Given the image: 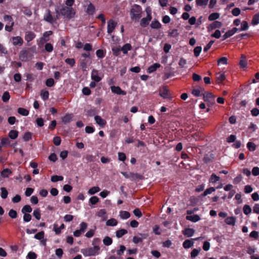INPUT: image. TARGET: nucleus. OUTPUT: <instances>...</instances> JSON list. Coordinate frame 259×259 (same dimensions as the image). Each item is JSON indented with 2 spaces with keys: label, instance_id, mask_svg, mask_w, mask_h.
Listing matches in <instances>:
<instances>
[{
  "label": "nucleus",
  "instance_id": "nucleus-11",
  "mask_svg": "<svg viewBox=\"0 0 259 259\" xmlns=\"http://www.w3.org/2000/svg\"><path fill=\"white\" fill-rule=\"evenodd\" d=\"M159 95L164 99L171 98V97L169 96L168 90L165 87H164L162 90L160 91Z\"/></svg>",
  "mask_w": 259,
  "mask_h": 259
},
{
  "label": "nucleus",
  "instance_id": "nucleus-38",
  "mask_svg": "<svg viewBox=\"0 0 259 259\" xmlns=\"http://www.w3.org/2000/svg\"><path fill=\"white\" fill-rule=\"evenodd\" d=\"M18 113L23 116H27L29 114V111L23 108H19Z\"/></svg>",
  "mask_w": 259,
  "mask_h": 259
},
{
  "label": "nucleus",
  "instance_id": "nucleus-39",
  "mask_svg": "<svg viewBox=\"0 0 259 259\" xmlns=\"http://www.w3.org/2000/svg\"><path fill=\"white\" fill-rule=\"evenodd\" d=\"M100 191V188L99 187H93L89 190L88 193L90 195H94Z\"/></svg>",
  "mask_w": 259,
  "mask_h": 259
},
{
  "label": "nucleus",
  "instance_id": "nucleus-1",
  "mask_svg": "<svg viewBox=\"0 0 259 259\" xmlns=\"http://www.w3.org/2000/svg\"><path fill=\"white\" fill-rule=\"evenodd\" d=\"M56 12L57 15L60 14L69 20L74 18L75 15V10L73 8L66 6L63 7L59 11L56 9Z\"/></svg>",
  "mask_w": 259,
  "mask_h": 259
},
{
  "label": "nucleus",
  "instance_id": "nucleus-55",
  "mask_svg": "<svg viewBox=\"0 0 259 259\" xmlns=\"http://www.w3.org/2000/svg\"><path fill=\"white\" fill-rule=\"evenodd\" d=\"M55 84V81L53 78H50L46 80V84L48 87H52Z\"/></svg>",
  "mask_w": 259,
  "mask_h": 259
},
{
  "label": "nucleus",
  "instance_id": "nucleus-59",
  "mask_svg": "<svg viewBox=\"0 0 259 259\" xmlns=\"http://www.w3.org/2000/svg\"><path fill=\"white\" fill-rule=\"evenodd\" d=\"M149 21H148L146 18H143L140 22V25L143 27H146L149 25Z\"/></svg>",
  "mask_w": 259,
  "mask_h": 259
},
{
  "label": "nucleus",
  "instance_id": "nucleus-20",
  "mask_svg": "<svg viewBox=\"0 0 259 259\" xmlns=\"http://www.w3.org/2000/svg\"><path fill=\"white\" fill-rule=\"evenodd\" d=\"M186 219L192 222H197L200 220V218L197 214H194L193 215H187Z\"/></svg>",
  "mask_w": 259,
  "mask_h": 259
},
{
  "label": "nucleus",
  "instance_id": "nucleus-25",
  "mask_svg": "<svg viewBox=\"0 0 259 259\" xmlns=\"http://www.w3.org/2000/svg\"><path fill=\"white\" fill-rule=\"evenodd\" d=\"M201 250V249L200 247L193 249L190 253V256L191 258H195L200 253Z\"/></svg>",
  "mask_w": 259,
  "mask_h": 259
},
{
  "label": "nucleus",
  "instance_id": "nucleus-10",
  "mask_svg": "<svg viewBox=\"0 0 259 259\" xmlns=\"http://www.w3.org/2000/svg\"><path fill=\"white\" fill-rule=\"evenodd\" d=\"M202 96H203L205 102L209 101L210 100L214 101L215 98L214 96L211 93L205 91L203 92Z\"/></svg>",
  "mask_w": 259,
  "mask_h": 259
},
{
  "label": "nucleus",
  "instance_id": "nucleus-4",
  "mask_svg": "<svg viewBox=\"0 0 259 259\" xmlns=\"http://www.w3.org/2000/svg\"><path fill=\"white\" fill-rule=\"evenodd\" d=\"M19 59L22 62H26L31 58L28 49H24L22 50L19 55Z\"/></svg>",
  "mask_w": 259,
  "mask_h": 259
},
{
  "label": "nucleus",
  "instance_id": "nucleus-16",
  "mask_svg": "<svg viewBox=\"0 0 259 259\" xmlns=\"http://www.w3.org/2000/svg\"><path fill=\"white\" fill-rule=\"evenodd\" d=\"M73 117V114H66L63 117H62V121L64 124H67L71 121Z\"/></svg>",
  "mask_w": 259,
  "mask_h": 259
},
{
  "label": "nucleus",
  "instance_id": "nucleus-63",
  "mask_svg": "<svg viewBox=\"0 0 259 259\" xmlns=\"http://www.w3.org/2000/svg\"><path fill=\"white\" fill-rule=\"evenodd\" d=\"M61 142V139L59 136H56L53 139V143L56 146H59Z\"/></svg>",
  "mask_w": 259,
  "mask_h": 259
},
{
  "label": "nucleus",
  "instance_id": "nucleus-52",
  "mask_svg": "<svg viewBox=\"0 0 259 259\" xmlns=\"http://www.w3.org/2000/svg\"><path fill=\"white\" fill-rule=\"evenodd\" d=\"M227 61H228V59L226 57H221L220 59H219L218 60V65H220L221 64L226 65V64H227V63H228Z\"/></svg>",
  "mask_w": 259,
  "mask_h": 259
},
{
  "label": "nucleus",
  "instance_id": "nucleus-7",
  "mask_svg": "<svg viewBox=\"0 0 259 259\" xmlns=\"http://www.w3.org/2000/svg\"><path fill=\"white\" fill-rule=\"evenodd\" d=\"M117 25V23L113 21L112 19H110L108 21L107 23V32L108 34H111L114 31Z\"/></svg>",
  "mask_w": 259,
  "mask_h": 259
},
{
  "label": "nucleus",
  "instance_id": "nucleus-46",
  "mask_svg": "<svg viewBox=\"0 0 259 259\" xmlns=\"http://www.w3.org/2000/svg\"><path fill=\"white\" fill-rule=\"evenodd\" d=\"M247 147L250 151H254L256 149L255 144L251 142H249L247 144Z\"/></svg>",
  "mask_w": 259,
  "mask_h": 259
},
{
  "label": "nucleus",
  "instance_id": "nucleus-19",
  "mask_svg": "<svg viewBox=\"0 0 259 259\" xmlns=\"http://www.w3.org/2000/svg\"><path fill=\"white\" fill-rule=\"evenodd\" d=\"M95 120L98 124L102 127L104 126L106 123V121L98 115L95 116Z\"/></svg>",
  "mask_w": 259,
  "mask_h": 259
},
{
  "label": "nucleus",
  "instance_id": "nucleus-23",
  "mask_svg": "<svg viewBox=\"0 0 259 259\" xmlns=\"http://www.w3.org/2000/svg\"><path fill=\"white\" fill-rule=\"evenodd\" d=\"M236 219L234 217H229L225 219V223L229 225L234 226Z\"/></svg>",
  "mask_w": 259,
  "mask_h": 259
},
{
  "label": "nucleus",
  "instance_id": "nucleus-24",
  "mask_svg": "<svg viewBox=\"0 0 259 259\" xmlns=\"http://www.w3.org/2000/svg\"><path fill=\"white\" fill-rule=\"evenodd\" d=\"M150 27L152 29H159L161 27V24L157 20H154L153 21H152Z\"/></svg>",
  "mask_w": 259,
  "mask_h": 259
},
{
  "label": "nucleus",
  "instance_id": "nucleus-40",
  "mask_svg": "<svg viewBox=\"0 0 259 259\" xmlns=\"http://www.w3.org/2000/svg\"><path fill=\"white\" fill-rule=\"evenodd\" d=\"M117 221L115 219H110L106 222V225L108 226H115L117 225Z\"/></svg>",
  "mask_w": 259,
  "mask_h": 259
},
{
  "label": "nucleus",
  "instance_id": "nucleus-14",
  "mask_svg": "<svg viewBox=\"0 0 259 259\" xmlns=\"http://www.w3.org/2000/svg\"><path fill=\"white\" fill-rule=\"evenodd\" d=\"M35 36L36 35L33 32L28 31L25 32V39L27 42H30L32 40Z\"/></svg>",
  "mask_w": 259,
  "mask_h": 259
},
{
  "label": "nucleus",
  "instance_id": "nucleus-32",
  "mask_svg": "<svg viewBox=\"0 0 259 259\" xmlns=\"http://www.w3.org/2000/svg\"><path fill=\"white\" fill-rule=\"evenodd\" d=\"M103 242L105 245L109 246L112 243L113 240L111 237L109 236H106L103 239Z\"/></svg>",
  "mask_w": 259,
  "mask_h": 259
},
{
  "label": "nucleus",
  "instance_id": "nucleus-53",
  "mask_svg": "<svg viewBox=\"0 0 259 259\" xmlns=\"http://www.w3.org/2000/svg\"><path fill=\"white\" fill-rule=\"evenodd\" d=\"M33 215L36 218V220H39L41 218V214L40 212L39 209L37 208L34 210L33 212Z\"/></svg>",
  "mask_w": 259,
  "mask_h": 259
},
{
  "label": "nucleus",
  "instance_id": "nucleus-42",
  "mask_svg": "<svg viewBox=\"0 0 259 259\" xmlns=\"http://www.w3.org/2000/svg\"><path fill=\"white\" fill-rule=\"evenodd\" d=\"M215 190V188L214 187H210L208 189H206L204 192L201 194V196L204 197L208 194H210L213 192H214Z\"/></svg>",
  "mask_w": 259,
  "mask_h": 259
},
{
  "label": "nucleus",
  "instance_id": "nucleus-60",
  "mask_svg": "<svg viewBox=\"0 0 259 259\" xmlns=\"http://www.w3.org/2000/svg\"><path fill=\"white\" fill-rule=\"evenodd\" d=\"M65 62L70 65L71 67H73L75 65V61L73 58H67L65 60Z\"/></svg>",
  "mask_w": 259,
  "mask_h": 259
},
{
  "label": "nucleus",
  "instance_id": "nucleus-34",
  "mask_svg": "<svg viewBox=\"0 0 259 259\" xmlns=\"http://www.w3.org/2000/svg\"><path fill=\"white\" fill-rule=\"evenodd\" d=\"M259 23V12L255 14L252 19L251 24L253 25H256Z\"/></svg>",
  "mask_w": 259,
  "mask_h": 259
},
{
  "label": "nucleus",
  "instance_id": "nucleus-41",
  "mask_svg": "<svg viewBox=\"0 0 259 259\" xmlns=\"http://www.w3.org/2000/svg\"><path fill=\"white\" fill-rule=\"evenodd\" d=\"M209 0H196V4L198 6H206Z\"/></svg>",
  "mask_w": 259,
  "mask_h": 259
},
{
  "label": "nucleus",
  "instance_id": "nucleus-17",
  "mask_svg": "<svg viewBox=\"0 0 259 259\" xmlns=\"http://www.w3.org/2000/svg\"><path fill=\"white\" fill-rule=\"evenodd\" d=\"M91 78L93 80L97 82L102 79L101 77L98 75V71L95 69H94L92 72Z\"/></svg>",
  "mask_w": 259,
  "mask_h": 259
},
{
  "label": "nucleus",
  "instance_id": "nucleus-58",
  "mask_svg": "<svg viewBox=\"0 0 259 259\" xmlns=\"http://www.w3.org/2000/svg\"><path fill=\"white\" fill-rule=\"evenodd\" d=\"M9 215L12 219H15L17 217V212L16 210L11 209L9 212Z\"/></svg>",
  "mask_w": 259,
  "mask_h": 259
},
{
  "label": "nucleus",
  "instance_id": "nucleus-45",
  "mask_svg": "<svg viewBox=\"0 0 259 259\" xmlns=\"http://www.w3.org/2000/svg\"><path fill=\"white\" fill-rule=\"evenodd\" d=\"M243 210L244 214L247 215L251 212V208L248 205L245 204L243 207Z\"/></svg>",
  "mask_w": 259,
  "mask_h": 259
},
{
  "label": "nucleus",
  "instance_id": "nucleus-57",
  "mask_svg": "<svg viewBox=\"0 0 259 259\" xmlns=\"http://www.w3.org/2000/svg\"><path fill=\"white\" fill-rule=\"evenodd\" d=\"M45 49L47 52L51 53L53 50V46L51 44L47 43L45 46Z\"/></svg>",
  "mask_w": 259,
  "mask_h": 259
},
{
  "label": "nucleus",
  "instance_id": "nucleus-9",
  "mask_svg": "<svg viewBox=\"0 0 259 259\" xmlns=\"http://www.w3.org/2000/svg\"><path fill=\"white\" fill-rule=\"evenodd\" d=\"M14 46H21L23 44V40L21 36H13L11 39Z\"/></svg>",
  "mask_w": 259,
  "mask_h": 259
},
{
  "label": "nucleus",
  "instance_id": "nucleus-26",
  "mask_svg": "<svg viewBox=\"0 0 259 259\" xmlns=\"http://www.w3.org/2000/svg\"><path fill=\"white\" fill-rule=\"evenodd\" d=\"M222 24L221 22L215 21L210 24L209 28L211 29H214L217 28H220L222 26Z\"/></svg>",
  "mask_w": 259,
  "mask_h": 259
},
{
  "label": "nucleus",
  "instance_id": "nucleus-56",
  "mask_svg": "<svg viewBox=\"0 0 259 259\" xmlns=\"http://www.w3.org/2000/svg\"><path fill=\"white\" fill-rule=\"evenodd\" d=\"M85 159L88 162H94L96 160V156L92 154H87L85 156Z\"/></svg>",
  "mask_w": 259,
  "mask_h": 259
},
{
  "label": "nucleus",
  "instance_id": "nucleus-51",
  "mask_svg": "<svg viewBox=\"0 0 259 259\" xmlns=\"http://www.w3.org/2000/svg\"><path fill=\"white\" fill-rule=\"evenodd\" d=\"M1 190V197L3 199H6L8 197V192L7 190L5 187H2Z\"/></svg>",
  "mask_w": 259,
  "mask_h": 259
},
{
  "label": "nucleus",
  "instance_id": "nucleus-64",
  "mask_svg": "<svg viewBox=\"0 0 259 259\" xmlns=\"http://www.w3.org/2000/svg\"><path fill=\"white\" fill-rule=\"evenodd\" d=\"M27 257L28 259H36L37 257V255L35 252L30 251L27 254Z\"/></svg>",
  "mask_w": 259,
  "mask_h": 259
},
{
  "label": "nucleus",
  "instance_id": "nucleus-13",
  "mask_svg": "<svg viewBox=\"0 0 259 259\" xmlns=\"http://www.w3.org/2000/svg\"><path fill=\"white\" fill-rule=\"evenodd\" d=\"M44 19L46 21L51 24H53L54 22V20L50 10H47L46 14L44 15Z\"/></svg>",
  "mask_w": 259,
  "mask_h": 259
},
{
  "label": "nucleus",
  "instance_id": "nucleus-48",
  "mask_svg": "<svg viewBox=\"0 0 259 259\" xmlns=\"http://www.w3.org/2000/svg\"><path fill=\"white\" fill-rule=\"evenodd\" d=\"M51 181L53 182H57L58 181H61L63 180V177L61 176L54 175L51 177Z\"/></svg>",
  "mask_w": 259,
  "mask_h": 259
},
{
  "label": "nucleus",
  "instance_id": "nucleus-15",
  "mask_svg": "<svg viewBox=\"0 0 259 259\" xmlns=\"http://www.w3.org/2000/svg\"><path fill=\"white\" fill-rule=\"evenodd\" d=\"M96 11V8L95 6L90 2L89 4L87 6V10L85 11L86 13L89 15H93Z\"/></svg>",
  "mask_w": 259,
  "mask_h": 259
},
{
  "label": "nucleus",
  "instance_id": "nucleus-44",
  "mask_svg": "<svg viewBox=\"0 0 259 259\" xmlns=\"http://www.w3.org/2000/svg\"><path fill=\"white\" fill-rule=\"evenodd\" d=\"M220 180V178L215 174H212L210 177L209 181L211 183H216Z\"/></svg>",
  "mask_w": 259,
  "mask_h": 259
},
{
  "label": "nucleus",
  "instance_id": "nucleus-50",
  "mask_svg": "<svg viewBox=\"0 0 259 259\" xmlns=\"http://www.w3.org/2000/svg\"><path fill=\"white\" fill-rule=\"evenodd\" d=\"M249 26L248 23L246 21H243L241 23V26L240 31H245L248 29Z\"/></svg>",
  "mask_w": 259,
  "mask_h": 259
},
{
  "label": "nucleus",
  "instance_id": "nucleus-33",
  "mask_svg": "<svg viewBox=\"0 0 259 259\" xmlns=\"http://www.w3.org/2000/svg\"><path fill=\"white\" fill-rule=\"evenodd\" d=\"M220 17V14L218 13H213L210 14L208 16L209 21H214Z\"/></svg>",
  "mask_w": 259,
  "mask_h": 259
},
{
  "label": "nucleus",
  "instance_id": "nucleus-30",
  "mask_svg": "<svg viewBox=\"0 0 259 259\" xmlns=\"http://www.w3.org/2000/svg\"><path fill=\"white\" fill-rule=\"evenodd\" d=\"M32 209L31 207L29 205H24L22 208L21 212L23 213H28L32 211Z\"/></svg>",
  "mask_w": 259,
  "mask_h": 259
},
{
  "label": "nucleus",
  "instance_id": "nucleus-47",
  "mask_svg": "<svg viewBox=\"0 0 259 259\" xmlns=\"http://www.w3.org/2000/svg\"><path fill=\"white\" fill-rule=\"evenodd\" d=\"M10 98V95L8 92H5L2 96V100L4 102H7Z\"/></svg>",
  "mask_w": 259,
  "mask_h": 259
},
{
  "label": "nucleus",
  "instance_id": "nucleus-21",
  "mask_svg": "<svg viewBox=\"0 0 259 259\" xmlns=\"http://www.w3.org/2000/svg\"><path fill=\"white\" fill-rule=\"evenodd\" d=\"M121 47L119 46H113L111 48V50L113 53V55L116 57L119 56L121 52Z\"/></svg>",
  "mask_w": 259,
  "mask_h": 259
},
{
  "label": "nucleus",
  "instance_id": "nucleus-12",
  "mask_svg": "<svg viewBox=\"0 0 259 259\" xmlns=\"http://www.w3.org/2000/svg\"><path fill=\"white\" fill-rule=\"evenodd\" d=\"M195 232V230L194 229L190 228H186L182 231V234L187 237L193 236Z\"/></svg>",
  "mask_w": 259,
  "mask_h": 259
},
{
  "label": "nucleus",
  "instance_id": "nucleus-5",
  "mask_svg": "<svg viewBox=\"0 0 259 259\" xmlns=\"http://www.w3.org/2000/svg\"><path fill=\"white\" fill-rule=\"evenodd\" d=\"M201 237L191 239H186L183 243V246L185 249L189 248L194 245V240H199Z\"/></svg>",
  "mask_w": 259,
  "mask_h": 259
},
{
  "label": "nucleus",
  "instance_id": "nucleus-22",
  "mask_svg": "<svg viewBox=\"0 0 259 259\" xmlns=\"http://www.w3.org/2000/svg\"><path fill=\"white\" fill-rule=\"evenodd\" d=\"M160 67V65L159 63H156L152 65L149 66L147 69V72L149 73H151L155 71L157 68Z\"/></svg>",
  "mask_w": 259,
  "mask_h": 259
},
{
  "label": "nucleus",
  "instance_id": "nucleus-37",
  "mask_svg": "<svg viewBox=\"0 0 259 259\" xmlns=\"http://www.w3.org/2000/svg\"><path fill=\"white\" fill-rule=\"evenodd\" d=\"M217 81L220 83L225 79V75L224 73H218L216 74Z\"/></svg>",
  "mask_w": 259,
  "mask_h": 259
},
{
  "label": "nucleus",
  "instance_id": "nucleus-54",
  "mask_svg": "<svg viewBox=\"0 0 259 259\" xmlns=\"http://www.w3.org/2000/svg\"><path fill=\"white\" fill-rule=\"evenodd\" d=\"M202 50V48L200 46H197L194 49V55L196 57L199 56Z\"/></svg>",
  "mask_w": 259,
  "mask_h": 259
},
{
  "label": "nucleus",
  "instance_id": "nucleus-6",
  "mask_svg": "<svg viewBox=\"0 0 259 259\" xmlns=\"http://www.w3.org/2000/svg\"><path fill=\"white\" fill-rule=\"evenodd\" d=\"M204 89L200 86L197 85L193 88L192 94L195 97H200L202 95Z\"/></svg>",
  "mask_w": 259,
  "mask_h": 259
},
{
  "label": "nucleus",
  "instance_id": "nucleus-27",
  "mask_svg": "<svg viewBox=\"0 0 259 259\" xmlns=\"http://www.w3.org/2000/svg\"><path fill=\"white\" fill-rule=\"evenodd\" d=\"M40 96L44 101H46L49 99V92L48 91L42 90L40 91Z\"/></svg>",
  "mask_w": 259,
  "mask_h": 259
},
{
  "label": "nucleus",
  "instance_id": "nucleus-29",
  "mask_svg": "<svg viewBox=\"0 0 259 259\" xmlns=\"http://www.w3.org/2000/svg\"><path fill=\"white\" fill-rule=\"evenodd\" d=\"M126 233H127V231L125 229H122L116 232V236L117 238H120Z\"/></svg>",
  "mask_w": 259,
  "mask_h": 259
},
{
  "label": "nucleus",
  "instance_id": "nucleus-62",
  "mask_svg": "<svg viewBox=\"0 0 259 259\" xmlns=\"http://www.w3.org/2000/svg\"><path fill=\"white\" fill-rule=\"evenodd\" d=\"M99 201V199L97 196H92L89 200L90 203L92 204H96Z\"/></svg>",
  "mask_w": 259,
  "mask_h": 259
},
{
  "label": "nucleus",
  "instance_id": "nucleus-36",
  "mask_svg": "<svg viewBox=\"0 0 259 259\" xmlns=\"http://www.w3.org/2000/svg\"><path fill=\"white\" fill-rule=\"evenodd\" d=\"M96 54L99 58L102 59L105 56L106 52L102 49H99L97 50Z\"/></svg>",
  "mask_w": 259,
  "mask_h": 259
},
{
  "label": "nucleus",
  "instance_id": "nucleus-28",
  "mask_svg": "<svg viewBox=\"0 0 259 259\" xmlns=\"http://www.w3.org/2000/svg\"><path fill=\"white\" fill-rule=\"evenodd\" d=\"M18 136V132L15 130H11L9 132V137L12 140L16 139Z\"/></svg>",
  "mask_w": 259,
  "mask_h": 259
},
{
  "label": "nucleus",
  "instance_id": "nucleus-8",
  "mask_svg": "<svg viewBox=\"0 0 259 259\" xmlns=\"http://www.w3.org/2000/svg\"><path fill=\"white\" fill-rule=\"evenodd\" d=\"M111 90L112 93L117 95L124 96L126 94V92L122 90L118 86H111Z\"/></svg>",
  "mask_w": 259,
  "mask_h": 259
},
{
  "label": "nucleus",
  "instance_id": "nucleus-31",
  "mask_svg": "<svg viewBox=\"0 0 259 259\" xmlns=\"http://www.w3.org/2000/svg\"><path fill=\"white\" fill-rule=\"evenodd\" d=\"M12 173V172L10 169L5 168L1 172V176L3 178H8Z\"/></svg>",
  "mask_w": 259,
  "mask_h": 259
},
{
  "label": "nucleus",
  "instance_id": "nucleus-18",
  "mask_svg": "<svg viewBox=\"0 0 259 259\" xmlns=\"http://www.w3.org/2000/svg\"><path fill=\"white\" fill-rule=\"evenodd\" d=\"M120 50L124 54H127L128 51L132 50V47L130 44L126 43L122 47H121Z\"/></svg>",
  "mask_w": 259,
  "mask_h": 259
},
{
  "label": "nucleus",
  "instance_id": "nucleus-49",
  "mask_svg": "<svg viewBox=\"0 0 259 259\" xmlns=\"http://www.w3.org/2000/svg\"><path fill=\"white\" fill-rule=\"evenodd\" d=\"M23 14L27 16L30 17L32 15L31 10L27 7H23L22 9Z\"/></svg>",
  "mask_w": 259,
  "mask_h": 259
},
{
  "label": "nucleus",
  "instance_id": "nucleus-35",
  "mask_svg": "<svg viewBox=\"0 0 259 259\" xmlns=\"http://www.w3.org/2000/svg\"><path fill=\"white\" fill-rule=\"evenodd\" d=\"M122 219H127L131 216V214L127 211H121L119 214Z\"/></svg>",
  "mask_w": 259,
  "mask_h": 259
},
{
  "label": "nucleus",
  "instance_id": "nucleus-43",
  "mask_svg": "<svg viewBox=\"0 0 259 259\" xmlns=\"http://www.w3.org/2000/svg\"><path fill=\"white\" fill-rule=\"evenodd\" d=\"M32 134L31 132H27L24 134L23 139L24 141L27 142L32 139Z\"/></svg>",
  "mask_w": 259,
  "mask_h": 259
},
{
  "label": "nucleus",
  "instance_id": "nucleus-3",
  "mask_svg": "<svg viewBox=\"0 0 259 259\" xmlns=\"http://www.w3.org/2000/svg\"><path fill=\"white\" fill-rule=\"evenodd\" d=\"M100 248L99 246H94L93 247L82 249L81 252L85 256H94L98 253Z\"/></svg>",
  "mask_w": 259,
  "mask_h": 259
},
{
  "label": "nucleus",
  "instance_id": "nucleus-61",
  "mask_svg": "<svg viewBox=\"0 0 259 259\" xmlns=\"http://www.w3.org/2000/svg\"><path fill=\"white\" fill-rule=\"evenodd\" d=\"M80 66L82 70H85L87 68V62L85 59L80 60Z\"/></svg>",
  "mask_w": 259,
  "mask_h": 259
},
{
  "label": "nucleus",
  "instance_id": "nucleus-2",
  "mask_svg": "<svg viewBox=\"0 0 259 259\" xmlns=\"http://www.w3.org/2000/svg\"><path fill=\"white\" fill-rule=\"evenodd\" d=\"M142 7L137 4H134L130 11L131 18L133 21H138L142 17Z\"/></svg>",
  "mask_w": 259,
  "mask_h": 259
}]
</instances>
